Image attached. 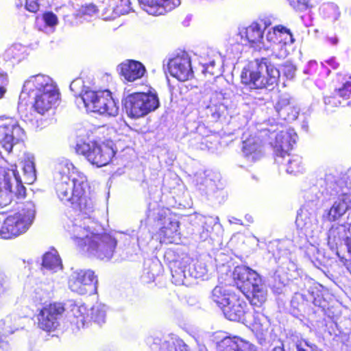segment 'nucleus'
Returning <instances> with one entry per match:
<instances>
[{
	"label": "nucleus",
	"mask_w": 351,
	"mask_h": 351,
	"mask_svg": "<svg viewBox=\"0 0 351 351\" xmlns=\"http://www.w3.org/2000/svg\"><path fill=\"white\" fill-rule=\"evenodd\" d=\"M55 189L59 199L79 208L87 214L93 211V205L85 194L88 186L86 176L67 159H62L56 166Z\"/></svg>",
	"instance_id": "obj_1"
},
{
	"label": "nucleus",
	"mask_w": 351,
	"mask_h": 351,
	"mask_svg": "<svg viewBox=\"0 0 351 351\" xmlns=\"http://www.w3.org/2000/svg\"><path fill=\"white\" fill-rule=\"evenodd\" d=\"M97 226L89 218L75 219L69 231L75 243L90 255L108 261L114 254L117 241L109 234L99 233Z\"/></svg>",
	"instance_id": "obj_2"
},
{
	"label": "nucleus",
	"mask_w": 351,
	"mask_h": 351,
	"mask_svg": "<svg viewBox=\"0 0 351 351\" xmlns=\"http://www.w3.org/2000/svg\"><path fill=\"white\" fill-rule=\"evenodd\" d=\"M23 93L34 98V108L40 114H45L54 108L59 99V92L56 84L49 76L37 75L27 80Z\"/></svg>",
	"instance_id": "obj_3"
},
{
	"label": "nucleus",
	"mask_w": 351,
	"mask_h": 351,
	"mask_svg": "<svg viewBox=\"0 0 351 351\" xmlns=\"http://www.w3.org/2000/svg\"><path fill=\"white\" fill-rule=\"evenodd\" d=\"M280 71L268 63L266 58L251 62L242 71L241 82L250 89H266L276 84Z\"/></svg>",
	"instance_id": "obj_4"
},
{
	"label": "nucleus",
	"mask_w": 351,
	"mask_h": 351,
	"mask_svg": "<svg viewBox=\"0 0 351 351\" xmlns=\"http://www.w3.org/2000/svg\"><path fill=\"white\" fill-rule=\"evenodd\" d=\"M237 287L245 295L252 293V303L261 305L267 298V289L259 274L245 265L237 266L233 272Z\"/></svg>",
	"instance_id": "obj_5"
},
{
	"label": "nucleus",
	"mask_w": 351,
	"mask_h": 351,
	"mask_svg": "<svg viewBox=\"0 0 351 351\" xmlns=\"http://www.w3.org/2000/svg\"><path fill=\"white\" fill-rule=\"evenodd\" d=\"M237 287L245 295L252 293V303L261 305L267 298V289L259 274L245 265L237 266L233 272Z\"/></svg>",
	"instance_id": "obj_6"
},
{
	"label": "nucleus",
	"mask_w": 351,
	"mask_h": 351,
	"mask_svg": "<svg viewBox=\"0 0 351 351\" xmlns=\"http://www.w3.org/2000/svg\"><path fill=\"white\" fill-rule=\"evenodd\" d=\"M26 189L15 164L0 166V206H5L14 199L23 198Z\"/></svg>",
	"instance_id": "obj_7"
},
{
	"label": "nucleus",
	"mask_w": 351,
	"mask_h": 351,
	"mask_svg": "<svg viewBox=\"0 0 351 351\" xmlns=\"http://www.w3.org/2000/svg\"><path fill=\"white\" fill-rule=\"evenodd\" d=\"M35 213L34 204L27 202L21 210L5 219L0 229L1 237L8 239L25 232L32 225Z\"/></svg>",
	"instance_id": "obj_8"
},
{
	"label": "nucleus",
	"mask_w": 351,
	"mask_h": 351,
	"mask_svg": "<svg viewBox=\"0 0 351 351\" xmlns=\"http://www.w3.org/2000/svg\"><path fill=\"white\" fill-rule=\"evenodd\" d=\"M147 217L158 221L160 226L159 235L163 242L173 243L179 235V221L176 216L168 208H157L149 210Z\"/></svg>",
	"instance_id": "obj_9"
},
{
	"label": "nucleus",
	"mask_w": 351,
	"mask_h": 351,
	"mask_svg": "<svg viewBox=\"0 0 351 351\" xmlns=\"http://www.w3.org/2000/svg\"><path fill=\"white\" fill-rule=\"evenodd\" d=\"M124 106L129 117L137 119L155 110L159 106V101L154 94L135 93L125 98Z\"/></svg>",
	"instance_id": "obj_10"
},
{
	"label": "nucleus",
	"mask_w": 351,
	"mask_h": 351,
	"mask_svg": "<svg viewBox=\"0 0 351 351\" xmlns=\"http://www.w3.org/2000/svg\"><path fill=\"white\" fill-rule=\"evenodd\" d=\"M76 152L98 167L108 165L115 154L111 144L97 142L78 143Z\"/></svg>",
	"instance_id": "obj_11"
},
{
	"label": "nucleus",
	"mask_w": 351,
	"mask_h": 351,
	"mask_svg": "<svg viewBox=\"0 0 351 351\" xmlns=\"http://www.w3.org/2000/svg\"><path fill=\"white\" fill-rule=\"evenodd\" d=\"M24 131L16 120L10 117H0V145L10 153L14 145L23 139Z\"/></svg>",
	"instance_id": "obj_12"
},
{
	"label": "nucleus",
	"mask_w": 351,
	"mask_h": 351,
	"mask_svg": "<svg viewBox=\"0 0 351 351\" xmlns=\"http://www.w3.org/2000/svg\"><path fill=\"white\" fill-rule=\"evenodd\" d=\"M97 280L91 270L77 269L73 271L69 278V287L80 295L92 293L96 291Z\"/></svg>",
	"instance_id": "obj_13"
},
{
	"label": "nucleus",
	"mask_w": 351,
	"mask_h": 351,
	"mask_svg": "<svg viewBox=\"0 0 351 351\" xmlns=\"http://www.w3.org/2000/svg\"><path fill=\"white\" fill-rule=\"evenodd\" d=\"M167 68L171 75L179 81L185 82L193 77L191 58L185 51H180L169 58Z\"/></svg>",
	"instance_id": "obj_14"
},
{
	"label": "nucleus",
	"mask_w": 351,
	"mask_h": 351,
	"mask_svg": "<svg viewBox=\"0 0 351 351\" xmlns=\"http://www.w3.org/2000/svg\"><path fill=\"white\" fill-rule=\"evenodd\" d=\"M64 308L61 303H53L45 306L37 315L38 327L43 330L51 332L59 326Z\"/></svg>",
	"instance_id": "obj_15"
},
{
	"label": "nucleus",
	"mask_w": 351,
	"mask_h": 351,
	"mask_svg": "<svg viewBox=\"0 0 351 351\" xmlns=\"http://www.w3.org/2000/svg\"><path fill=\"white\" fill-rule=\"evenodd\" d=\"M275 138V141L270 143L274 147L276 155V162H280V158H284L295 143L297 134L293 129H289L278 133L271 132L270 138Z\"/></svg>",
	"instance_id": "obj_16"
},
{
	"label": "nucleus",
	"mask_w": 351,
	"mask_h": 351,
	"mask_svg": "<svg viewBox=\"0 0 351 351\" xmlns=\"http://www.w3.org/2000/svg\"><path fill=\"white\" fill-rule=\"evenodd\" d=\"M142 8L152 15H162L180 4V0H138Z\"/></svg>",
	"instance_id": "obj_17"
},
{
	"label": "nucleus",
	"mask_w": 351,
	"mask_h": 351,
	"mask_svg": "<svg viewBox=\"0 0 351 351\" xmlns=\"http://www.w3.org/2000/svg\"><path fill=\"white\" fill-rule=\"evenodd\" d=\"M351 96V77L343 78L342 84L335 90L332 96L325 97L324 101L328 108L345 106L343 101L348 99Z\"/></svg>",
	"instance_id": "obj_18"
},
{
	"label": "nucleus",
	"mask_w": 351,
	"mask_h": 351,
	"mask_svg": "<svg viewBox=\"0 0 351 351\" xmlns=\"http://www.w3.org/2000/svg\"><path fill=\"white\" fill-rule=\"evenodd\" d=\"M238 36H240L243 44H255L259 49L262 47L261 45L265 46L263 32L261 25L257 23H253L247 27L239 28Z\"/></svg>",
	"instance_id": "obj_19"
},
{
	"label": "nucleus",
	"mask_w": 351,
	"mask_h": 351,
	"mask_svg": "<svg viewBox=\"0 0 351 351\" xmlns=\"http://www.w3.org/2000/svg\"><path fill=\"white\" fill-rule=\"evenodd\" d=\"M218 351H258L249 341L238 337H226L217 343Z\"/></svg>",
	"instance_id": "obj_20"
},
{
	"label": "nucleus",
	"mask_w": 351,
	"mask_h": 351,
	"mask_svg": "<svg viewBox=\"0 0 351 351\" xmlns=\"http://www.w3.org/2000/svg\"><path fill=\"white\" fill-rule=\"evenodd\" d=\"M100 94L95 112L109 117L117 116L119 113V106L112 97L111 92L108 90H100Z\"/></svg>",
	"instance_id": "obj_21"
},
{
	"label": "nucleus",
	"mask_w": 351,
	"mask_h": 351,
	"mask_svg": "<svg viewBox=\"0 0 351 351\" xmlns=\"http://www.w3.org/2000/svg\"><path fill=\"white\" fill-rule=\"evenodd\" d=\"M247 306V303L243 300L238 297H233L232 302L227 304L221 310L228 319L240 322L243 320Z\"/></svg>",
	"instance_id": "obj_22"
},
{
	"label": "nucleus",
	"mask_w": 351,
	"mask_h": 351,
	"mask_svg": "<svg viewBox=\"0 0 351 351\" xmlns=\"http://www.w3.org/2000/svg\"><path fill=\"white\" fill-rule=\"evenodd\" d=\"M120 74L128 82H134L141 78L145 71L142 63L135 60H126L119 66Z\"/></svg>",
	"instance_id": "obj_23"
},
{
	"label": "nucleus",
	"mask_w": 351,
	"mask_h": 351,
	"mask_svg": "<svg viewBox=\"0 0 351 351\" xmlns=\"http://www.w3.org/2000/svg\"><path fill=\"white\" fill-rule=\"evenodd\" d=\"M247 136V134L244 133L242 137L243 154L249 160H257L262 156V141L256 136Z\"/></svg>",
	"instance_id": "obj_24"
},
{
	"label": "nucleus",
	"mask_w": 351,
	"mask_h": 351,
	"mask_svg": "<svg viewBox=\"0 0 351 351\" xmlns=\"http://www.w3.org/2000/svg\"><path fill=\"white\" fill-rule=\"evenodd\" d=\"M343 241H345L347 245L349 244V241H350L349 231L347 227L344 225L332 226L328 233V244L331 247H334L339 244H341Z\"/></svg>",
	"instance_id": "obj_25"
},
{
	"label": "nucleus",
	"mask_w": 351,
	"mask_h": 351,
	"mask_svg": "<svg viewBox=\"0 0 351 351\" xmlns=\"http://www.w3.org/2000/svg\"><path fill=\"white\" fill-rule=\"evenodd\" d=\"M275 109L279 116L285 120H295L298 112L293 110L290 106V98L288 95H281L275 106Z\"/></svg>",
	"instance_id": "obj_26"
},
{
	"label": "nucleus",
	"mask_w": 351,
	"mask_h": 351,
	"mask_svg": "<svg viewBox=\"0 0 351 351\" xmlns=\"http://www.w3.org/2000/svg\"><path fill=\"white\" fill-rule=\"evenodd\" d=\"M282 29H284V38L272 46V56L278 59H284L287 56L289 53L287 45H291L294 42L290 31L285 27H282Z\"/></svg>",
	"instance_id": "obj_27"
},
{
	"label": "nucleus",
	"mask_w": 351,
	"mask_h": 351,
	"mask_svg": "<svg viewBox=\"0 0 351 351\" xmlns=\"http://www.w3.org/2000/svg\"><path fill=\"white\" fill-rule=\"evenodd\" d=\"M237 297L226 287L216 286L211 294L213 301L221 309L227 304L232 302V298Z\"/></svg>",
	"instance_id": "obj_28"
},
{
	"label": "nucleus",
	"mask_w": 351,
	"mask_h": 351,
	"mask_svg": "<svg viewBox=\"0 0 351 351\" xmlns=\"http://www.w3.org/2000/svg\"><path fill=\"white\" fill-rule=\"evenodd\" d=\"M43 267L51 272H57L62 270V261L56 250H53L44 254L43 258Z\"/></svg>",
	"instance_id": "obj_29"
},
{
	"label": "nucleus",
	"mask_w": 351,
	"mask_h": 351,
	"mask_svg": "<svg viewBox=\"0 0 351 351\" xmlns=\"http://www.w3.org/2000/svg\"><path fill=\"white\" fill-rule=\"evenodd\" d=\"M280 162H278L280 165L286 167V171L288 173H300L303 170L302 165V158L298 155H292L289 154L285 156V158H280Z\"/></svg>",
	"instance_id": "obj_30"
},
{
	"label": "nucleus",
	"mask_w": 351,
	"mask_h": 351,
	"mask_svg": "<svg viewBox=\"0 0 351 351\" xmlns=\"http://www.w3.org/2000/svg\"><path fill=\"white\" fill-rule=\"evenodd\" d=\"M100 96V90H87L80 94L78 99L83 102L87 110L95 112Z\"/></svg>",
	"instance_id": "obj_31"
},
{
	"label": "nucleus",
	"mask_w": 351,
	"mask_h": 351,
	"mask_svg": "<svg viewBox=\"0 0 351 351\" xmlns=\"http://www.w3.org/2000/svg\"><path fill=\"white\" fill-rule=\"evenodd\" d=\"M348 204L345 198L341 197L336 200L328 213L329 221H334L342 217L348 209Z\"/></svg>",
	"instance_id": "obj_32"
},
{
	"label": "nucleus",
	"mask_w": 351,
	"mask_h": 351,
	"mask_svg": "<svg viewBox=\"0 0 351 351\" xmlns=\"http://www.w3.org/2000/svg\"><path fill=\"white\" fill-rule=\"evenodd\" d=\"M24 183L32 184L36 179L34 158L33 156L27 155L25 159L23 167Z\"/></svg>",
	"instance_id": "obj_33"
},
{
	"label": "nucleus",
	"mask_w": 351,
	"mask_h": 351,
	"mask_svg": "<svg viewBox=\"0 0 351 351\" xmlns=\"http://www.w3.org/2000/svg\"><path fill=\"white\" fill-rule=\"evenodd\" d=\"M16 321V317L10 316L0 321V338L10 335L21 328Z\"/></svg>",
	"instance_id": "obj_34"
},
{
	"label": "nucleus",
	"mask_w": 351,
	"mask_h": 351,
	"mask_svg": "<svg viewBox=\"0 0 351 351\" xmlns=\"http://www.w3.org/2000/svg\"><path fill=\"white\" fill-rule=\"evenodd\" d=\"M73 316L77 319L76 324L78 327H84L85 323L89 320L87 307L84 305L75 304L71 308Z\"/></svg>",
	"instance_id": "obj_35"
},
{
	"label": "nucleus",
	"mask_w": 351,
	"mask_h": 351,
	"mask_svg": "<svg viewBox=\"0 0 351 351\" xmlns=\"http://www.w3.org/2000/svg\"><path fill=\"white\" fill-rule=\"evenodd\" d=\"M295 223L299 228L305 230L306 232L312 230L311 215L306 210L301 209L298 213Z\"/></svg>",
	"instance_id": "obj_36"
},
{
	"label": "nucleus",
	"mask_w": 351,
	"mask_h": 351,
	"mask_svg": "<svg viewBox=\"0 0 351 351\" xmlns=\"http://www.w3.org/2000/svg\"><path fill=\"white\" fill-rule=\"evenodd\" d=\"M226 110L225 103H215L213 98L211 99L210 104L207 106L206 114L210 116L213 119H218Z\"/></svg>",
	"instance_id": "obj_37"
},
{
	"label": "nucleus",
	"mask_w": 351,
	"mask_h": 351,
	"mask_svg": "<svg viewBox=\"0 0 351 351\" xmlns=\"http://www.w3.org/2000/svg\"><path fill=\"white\" fill-rule=\"evenodd\" d=\"M106 306L101 304H97L90 309V318L99 324L105 322Z\"/></svg>",
	"instance_id": "obj_38"
},
{
	"label": "nucleus",
	"mask_w": 351,
	"mask_h": 351,
	"mask_svg": "<svg viewBox=\"0 0 351 351\" xmlns=\"http://www.w3.org/2000/svg\"><path fill=\"white\" fill-rule=\"evenodd\" d=\"M322 12L324 17L331 22L336 21L340 16L338 6L333 3L324 5L322 8Z\"/></svg>",
	"instance_id": "obj_39"
},
{
	"label": "nucleus",
	"mask_w": 351,
	"mask_h": 351,
	"mask_svg": "<svg viewBox=\"0 0 351 351\" xmlns=\"http://www.w3.org/2000/svg\"><path fill=\"white\" fill-rule=\"evenodd\" d=\"M118 3L116 7L112 8V12L115 13V15L125 14L129 13L131 10L130 1V0H118Z\"/></svg>",
	"instance_id": "obj_40"
},
{
	"label": "nucleus",
	"mask_w": 351,
	"mask_h": 351,
	"mask_svg": "<svg viewBox=\"0 0 351 351\" xmlns=\"http://www.w3.org/2000/svg\"><path fill=\"white\" fill-rule=\"evenodd\" d=\"M282 27H276L272 31L269 30L267 34L266 39L274 45L279 42L281 38H284V29Z\"/></svg>",
	"instance_id": "obj_41"
},
{
	"label": "nucleus",
	"mask_w": 351,
	"mask_h": 351,
	"mask_svg": "<svg viewBox=\"0 0 351 351\" xmlns=\"http://www.w3.org/2000/svg\"><path fill=\"white\" fill-rule=\"evenodd\" d=\"M23 47L21 45H14L6 50V56L8 58L20 60L21 58Z\"/></svg>",
	"instance_id": "obj_42"
},
{
	"label": "nucleus",
	"mask_w": 351,
	"mask_h": 351,
	"mask_svg": "<svg viewBox=\"0 0 351 351\" xmlns=\"http://www.w3.org/2000/svg\"><path fill=\"white\" fill-rule=\"evenodd\" d=\"M295 66L290 63L286 62L282 66V72L284 73V75L289 80H291L294 77L295 73Z\"/></svg>",
	"instance_id": "obj_43"
},
{
	"label": "nucleus",
	"mask_w": 351,
	"mask_h": 351,
	"mask_svg": "<svg viewBox=\"0 0 351 351\" xmlns=\"http://www.w3.org/2000/svg\"><path fill=\"white\" fill-rule=\"evenodd\" d=\"M8 84V75L4 71L0 70V99L3 98L6 92V86Z\"/></svg>",
	"instance_id": "obj_44"
},
{
	"label": "nucleus",
	"mask_w": 351,
	"mask_h": 351,
	"mask_svg": "<svg viewBox=\"0 0 351 351\" xmlns=\"http://www.w3.org/2000/svg\"><path fill=\"white\" fill-rule=\"evenodd\" d=\"M232 95V92L229 88L223 89L219 92L216 91L215 97L219 101H222L221 103L227 104V101L230 99ZM227 106V105H226Z\"/></svg>",
	"instance_id": "obj_45"
},
{
	"label": "nucleus",
	"mask_w": 351,
	"mask_h": 351,
	"mask_svg": "<svg viewBox=\"0 0 351 351\" xmlns=\"http://www.w3.org/2000/svg\"><path fill=\"white\" fill-rule=\"evenodd\" d=\"M80 14L86 16H93L97 12V7L93 4H88L82 6L79 10Z\"/></svg>",
	"instance_id": "obj_46"
},
{
	"label": "nucleus",
	"mask_w": 351,
	"mask_h": 351,
	"mask_svg": "<svg viewBox=\"0 0 351 351\" xmlns=\"http://www.w3.org/2000/svg\"><path fill=\"white\" fill-rule=\"evenodd\" d=\"M43 19L45 24L49 27H54L58 24V17L51 12H45L43 15Z\"/></svg>",
	"instance_id": "obj_47"
},
{
	"label": "nucleus",
	"mask_w": 351,
	"mask_h": 351,
	"mask_svg": "<svg viewBox=\"0 0 351 351\" xmlns=\"http://www.w3.org/2000/svg\"><path fill=\"white\" fill-rule=\"evenodd\" d=\"M203 228H208L210 231L213 229V227L219 223V218L217 217H204Z\"/></svg>",
	"instance_id": "obj_48"
},
{
	"label": "nucleus",
	"mask_w": 351,
	"mask_h": 351,
	"mask_svg": "<svg viewBox=\"0 0 351 351\" xmlns=\"http://www.w3.org/2000/svg\"><path fill=\"white\" fill-rule=\"evenodd\" d=\"M40 1V0H26V9L29 12H36L39 9Z\"/></svg>",
	"instance_id": "obj_49"
},
{
	"label": "nucleus",
	"mask_w": 351,
	"mask_h": 351,
	"mask_svg": "<svg viewBox=\"0 0 351 351\" xmlns=\"http://www.w3.org/2000/svg\"><path fill=\"white\" fill-rule=\"evenodd\" d=\"M47 298V293L43 292L39 289H37L34 291V295L33 299L36 304H40Z\"/></svg>",
	"instance_id": "obj_50"
},
{
	"label": "nucleus",
	"mask_w": 351,
	"mask_h": 351,
	"mask_svg": "<svg viewBox=\"0 0 351 351\" xmlns=\"http://www.w3.org/2000/svg\"><path fill=\"white\" fill-rule=\"evenodd\" d=\"M8 289V280L5 275L0 272V297L5 293Z\"/></svg>",
	"instance_id": "obj_51"
},
{
	"label": "nucleus",
	"mask_w": 351,
	"mask_h": 351,
	"mask_svg": "<svg viewBox=\"0 0 351 351\" xmlns=\"http://www.w3.org/2000/svg\"><path fill=\"white\" fill-rule=\"evenodd\" d=\"M215 65V61L211 60L208 63H206L203 65L204 70L203 72L208 73L211 75H215V72L214 71V66Z\"/></svg>",
	"instance_id": "obj_52"
},
{
	"label": "nucleus",
	"mask_w": 351,
	"mask_h": 351,
	"mask_svg": "<svg viewBox=\"0 0 351 351\" xmlns=\"http://www.w3.org/2000/svg\"><path fill=\"white\" fill-rule=\"evenodd\" d=\"M291 5L295 10H302L306 8V4L305 2H301L298 1L295 2L294 0H292L290 3Z\"/></svg>",
	"instance_id": "obj_53"
},
{
	"label": "nucleus",
	"mask_w": 351,
	"mask_h": 351,
	"mask_svg": "<svg viewBox=\"0 0 351 351\" xmlns=\"http://www.w3.org/2000/svg\"><path fill=\"white\" fill-rule=\"evenodd\" d=\"M110 7H111V8H108L106 12H105V13H104V14H103L104 19H105V20H112L117 16V15H115L114 12H112V8L114 6H112V5H110Z\"/></svg>",
	"instance_id": "obj_54"
},
{
	"label": "nucleus",
	"mask_w": 351,
	"mask_h": 351,
	"mask_svg": "<svg viewBox=\"0 0 351 351\" xmlns=\"http://www.w3.org/2000/svg\"><path fill=\"white\" fill-rule=\"evenodd\" d=\"M210 234V230L208 228H203L202 230L199 232V239L202 241L206 240L209 237Z\"/></svg>",
	"instance_id": "obj_55"
},
{
	"label": "nucleus",
	"mask_w": 351,
	"mask_h": 351,
	"mask_svg": "<svg viewBox=\"0 0 351 351\" xmlns=\"http://www.w3.org/2000/svg\"><path fill=\"white\" fill-rule=\"evenodd\" d=\"M305 346H306L311 351H319L317 346L313 343L308 342L306 340L304 341Z\"/></svg>",
	"instance_id": "obj_56"
},
{
	"label": "nucleus",
	"mask_w": 351,
	"mask_h": 351,
	"mask_svg": "<svg viewBox=\"0 0 351 351\" xmlns=\"http://www.w3.org/2000/svg\"><path fill=\"white\" fill-rule=\"evenodd\" d=\"M178 346L180 347V351H188L187 346L184 343L182 340L176 341Z\"/></svg>",
	"instance_id": "obj_57"
},
{
	"label": "nucleus",
	"mask_w": 351,
	"mask_h": 351,
	"mask_svg": "<svg viewBox=\"0 0 351 351\" xmlns=\"http://www.w3.org/2000/svg\"><path fill=\"white\" fill-rule=\"evenodd\" d=\"M330 43L332 45H336L338 43V38L337 36H332L328 38Z\"/></svg>",
	"instance_id": "obj_58"
},
{
	"label": "nucleus",
	"mask_w": 351,
	"mask_h": 351,
	"mask_svg": "<svg viewBox=\"0 0 351 351\" xmlns=\"http://www.w3.org/2000/svg\"><path fill=\"white\" fill-rule=\"evenodd\" d=\"M81 82V80H73L71 84H70V88L71 90H74V88L75 87V86L77 84H78L79 83Z\"/></svg>",
	"instance_id": "obj_59"
},
{
	"label": "nucleus",
	"mask_w": 351,
	"mask_h": 351,
	"mask_svg": "<svg viewBox=\"0 0 351 351\" xmlns=\"http://www.w3.org/2000/svg\"><path fill=\"white\" fill-rule=\"evenodd\" d=\"M229 221H230V223H240L241 221L239 219H237L234 218V217L232 218V220L230 219Z\"/></svg>",
	"instance_id": "obj_60"
},
{
	"label": "nucleus",
	"mask_w": 351,
	"mask_h": 351,
	"mask_svg": "<svg viewBox=\"0 0 351 351\" xmlns=\"http://www.w3.org/2000/svg\"><path fill=\"white\" fill-rule=\"evenodd\" d=\"M271 351H284V350L280 347H276L274 348Z\"/></svg>",
	"instance_id": "obj_61"
},
{
	"label": "nucleus",
	"mask_w": 351,
	"mask_h": 351,
	"mask_svg": "<svg viewBox=\"0 0 351 351\" xmlns=\"http://www.w3.org/2000/svg\"><path fill=\"white\" fill-rule=\"evenodd\" d=\"M204 271H201V272L199 273V274H197L195 276V278H200V277H202V276L204 275Z\"/></svg>",
	"instance_id": "obj_62"
},
{
	"label": "nucleus",
	"mask_w": 351,
	"mask_h": 351,
	"mask_svg": "<svg viewBox=\"0 0 351 351\" xmlns=\"http://www.w3.org/2000/svg\"><path fill=\"white\" fill-rule=\"evenodd\" d=\"M246 219H247V221L249 222H252V217L251 216H248V215H246Z\"/></svg>",
	"instance_id": "obj_63"
},
{
	"label": "nucleus",
	"mask_w": 351,
	"mask_h": 351,
	"mask_svg": "<svg viewBox=\"0 0 351 351\" xmlns=\"http://www.w3.org/2000/svg\"><path fill=\"white\" fill-rule=\"evenodd\" d=\"M251 114H252V111L250 110V111L247 113V114L246 115V119H248V118H249V117H250Z\"/></svg>",
	"instance_id": "obj_64"
}]
</instances>
